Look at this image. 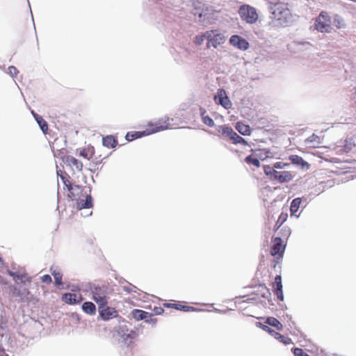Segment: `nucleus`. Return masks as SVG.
Masks as SVG:
<instances>
[{"instance_id": "nucleus-27", "label": "nucleus", "mask_w": 356, "mask_h": 356, "mask_svg": "<svg viewBox=\"0 0 356 356\" xmlns=\"http://www.w3.org/2000/svg\"><path fill=\"white\" fill-rule=\"evenodd\" d=\"M236 129L242 135L250 136L251 134V128L248 124L242 122H238L235 127Z\"/></svg>"}, {"instance_id": "nucleus-33", "label": "nucleus", "mask_w": 356, "mask_h": 356, "mask_svg": "<svg viewBox=\"0 0 356 356\" xmlns=\"http://www.w3.org/2000/svg\"><path fill=\"white\" fill-rule=\"evenodd\" d=\"M288 214L286 213H281L275 225L274 226V231H277L282 225V224L287 220Z\"/></svg>"}, {"instance_id": "nucleus-20", "label": "nucleus", "mask_w": 356, "mask_h": 356, "mask_svg": "<svg viewBox=\"0 0 356 356\" xmlns=\"http://www.w3.org/2000/svg\"><path fill=\"white\" fill-rule=\"evenodd\" d=\"M151 134V131H149L148 128L145 131H131L128 132L125 136L126 140L128 141H132L136 138L142 136H147Z\"/></svg>"}, {"instance_id": "nucleus-42", "label": "nucleus", "mask_w": 356, "mask_h": 356, "mask_svg": "<svg viewBox=\"0 0 356 356\" xmlns=\"http://www.w3.org/2000/svg\"><path fill=\"white\" fill-rule=\"evenodd\" d=\"M289 164L288 163H284V162H276L273 164V167L277 169H282L286 166H289Z\"/></svg>"}, {"instance_id": "nucleus-45", "label": "nucleus", "mask_w": 356, "mask_h": 356, "mask_svg": "<svg viewBox=\"0 0 356 356\" xmlns=\"http://www.w3.org/2000/svg\"><path fill=\"white\" fill-rule=\"evenodd\" d=\"M41 281L44 283L50 284L52 282V279L49 275H44L41 277Z\"/></svg>"}, {"instance_id": "nucleus-37", "label": "nucleus", "mask_w": 356, "mask_h": 356, "mask_svg": "<svg viewBox=\"0 0 356 356\" xmlns=\"http://www.w3.org/2000/svg\"><path fill=\"white\" fill-rule=\"evenodd\" d=\"M20 281L22 284H26V282H31V278L29 276V275L25 272H22L19 277L17 278V282Z\"/></svg>"}, {"instance_id": "nucleus-28", "label": "nucleus", "mask_w": 356, "mask_h": 356, "mask_svg": "<svg viewBox=\"0 0 356 356\" xmlns=\"http://www.w3.org/2000/svg\"><path fill=\"white\" fill-rule=\"evenodd\" d=\"M82 309L88 314L93 315L95 314L96 307L92 302H85L82 305Z\"/></svg>"}, {"instance_id": "nucleus-49", "label": "nucleus", "mask_w": 356, "mask_h": 356, "mask_svg": "<svg viewBox=\"0 0 356 356\" xmlns=\"http://www.w3.org/2000/svg\"><path fill=\"white\" fill-rule=\"evenodd\" d=\"M0 356H9L3 349H0Z\"/></svg>"}, {"instance_id": "nucleus-24", "label": "nucleus", "mask_w": 356, "mask_h": 356, "mask_svg": "<svg viewBox=\"0 0 356 356\" xmlns=\"http://www.w3.org/2000/svg\"><path fill=\"white\" fill-rule=\"evenodd\" d=\"M50 272H51V275L54 276L55 286L56 287H60V286H63V282H62L63 274H62V273L54 267H51Z\"/></svg>"}, {"instance_id": "nucleus-35", "label": "nucleus", "mask_w": 356, "mask_h": 356, "mask_svg": "<svg viewBox=\"0 0 356 356\" xmlns=\"http://www.w3.org/2000/svg\"><path fill=\"white\" fill-rule=\"evenodd\" d=\"M301 203V199L300 198H296L293 200L291 204L290 210L291 212V214H295L299 209L300 205Z\"/></svg>"}, {"instance_id": "nucleus-16", "label": "nucleus", "mask_w": 356, "mask_h": 356, "mask_svg": "<svg viewBox=\"0 0 356 356\" xmlns=\"http://www.w3.org/2000/svg\"><path fill=\"white\" fill-rule=\"evenodd\" d=\"M273 181L280 183L288 182L292 180L293 175L289 171H276L274 172Z\"/></svg>"}, {"instance_id": "nucleus-18", "label": "nucleus", "mask_w": 356, "mask_h": 356, "mask_svg": "<svg viewBox=\"0 0 356 356\" xmlns=\"http://www.w3.org/2000/svg\"><path fill=\"white\" fill-rule=\"evenodd\" d=\"M57 175L60 178L62 183L64 185V190L67 191L74 184L71 177L65 171H62L60 170H57Z\"/></svg>"}, {"instance_id": "nucleus-46", "label": "nucleus", "mask_w": 356, "mask_h": 356, "mask_svg": "<svg viewBox=\"0 0 356 356\" xmlns=\"http://www.w3.org/2000/svg\"><path fill=\"white\" fill-rule=\"evenodd\" d=\"M136 332L135 331L131 330V332L126 335V337L124 338L126 340L130 339H133L136 337Z\"/></svg>"}, {"instance_id": "nucleus-48", "label": "nucleus", "mask_w": 356, "mask_h": 356, "mask_svg": "<svg viewBox=\"0 0 356 356\" xmlns=\"http://www.w3.org/2000/svg\"><path fill=\"white\" fill-rule=\"evenodd\" d=\"M282 235L283 237L287 238L290 235V229L289 228H284L282 230Z\"/></svg>"}, {"instance_id": "nucleus-9", "label": "nucleus", "mask_w": 356, "mask_h": 356, "mask_svg": "<svg viewBox=\"0 0 356 356\" xmlns=\"http://www.w3.org/2000/svg\"><path fill=\"white\" fill-rule=\"evenodd\" d=\"M63 161L66 166L72 170L73 173H75V172H81L83 170V165L82 162L71 155L65 156L63 158Z\"/></svg>"}, {"instance_id": "nucleus-43", "label": "nucleus", "mask_w": 356, "mask_h": 356, "mask_svg": "<svg viewBox=\"0 0 356 356\" xmlns=\"http://www.w3.org/2000/svg\"><path fill=\"white\" fill-rule=\"evenodd\" d=\"M21 273H22V272H21V271H19V270H18V271L13 272V271H12V270H8L7 271V273H8L10 276H11V277L13 278V280H14L16 282H17V277H19V274H20Z\"/></svg>"}, {"instance_id": "nucleus-26", "label": "nucleus", "mask_w": 356, "mask_h": 356, "mask_svg": "<svg viewBox=\"0 0 356 356\" xmlns=\"http://www.w3.org/2000/svg\"><path fill=\"white\" fill-rule=\"evenodd\" d=\"M103 145L107 148H114L118 145L117 139L112 135L103 137Z\"/></svg>"}, {"instance_id": "nucleus-14", "label": "nucleus", "mask_w": 356, "mask_h": 356, "mask_svg": "<svg viewBox=\"0 0 356 356\" xmlns=\"http://www.w3.org/2000/svg\"><path fill=\"white\" fill-rule=\"evenodd\" d=\"M273 289L275 295L277 296V299L280 301L284 300V295L282 291V277L281 275H276L275 277V281L273 283Z\"/></svg>"}, {"instance_id": "nucleus-34", "label": "nucleus", "mask_w": 356, "mask_h": 356, "mask_svg": "<svg viewBox=\"0 0 356 356\" xmlns=\"http://www.w3.org/2000/svg\"><path fill=\"white\" fill-rule=\"evenodd\" d=\"M355 147V143L354 142V140L353 138H346L344 142H343V150L346 152H350V150L353 149V147Z\"/></svg>"}, {"instance_id": "nucleus-38", "label": "nucleus", "mask_w": 356, "mask_h": 356, "mask_svg": "<svg viewBox=\"0 0 356 356\" xmlns=\"http://www.w3.org/2000/svg\"><path fill=\"white\" fill-rule=\"evenodd\" d=\"M264 173L269 177L271 180H273L274 172L277 170L273 169L270 165H264Z\"/></svg>"}, {"instance_id": "nucleus-12", "label": "nucleus", "mask_w": 356, "mask_h": 356, "mask_svg": "<svg viewBox=\"0 0 356 356\" xmlns=\"http://www.w3.org/2000/svg\"><path fill=\"white\" fill-rule=\"evenodd\" d=\"M168 119H161L154 123H149L148 124L149 131H151L152 134L160 131L168 129L170 126V124L168 122Z\"/></svg>"}, {"instance_id": "nucleus-3", "label": "nucleus", "mask_w": 356, "mask_h": 356, "mask_svg": "<svg viewBox=\"0 0 356 356\" xmlns=\"http://www.w3.org/2000/svg\"><path fill=\"white\" fill-rule=\"evenodd\" d=\"M207 49H210L211 47L218 49L226 42V37L218 30L212 29L207 31Z\"/></svg>"}, {"instance_id": "nucleus-39", "label": "nucleus", "mask_w": 356, "mask_h": 356, "mask_svg": "<svg viewBox=\"0 0 356 356\" xmlns=\"http://www.w3.org/2000/svg\"><path fill=\"white\" fill-rule=\"evenodd\" d=\"M260 153L257 155L259 159L264 160L265 159L270 157V154H271L270 149H260Z\"/></svg>"}, {"instance_id": "nucleus-17", "label": "nucleus", "mask_w": 356, "mask_h": 356, "mask_svg": "<svg viewBox=\"0 0 356 356\" xmlns=\"http://www.w3.org/2000/svg\"><path fill=\"white\" fill-rule=\"evenodd\" d=\"M99 315L104 321H108L118 316V312L115 308L107 307L99 310Z\"/></svg>"}, {"instance_id": "nucleus-32", "label": "nucleus", "mask_w": 356, "mask_h": 356, "mask_svg": "<svg viewBox=\"0 0 356 356\" xmlns=\"http://www.w3.org/2000/svg\"><path fill=\"white\" fill-rule=\"evenodd\" d=\"M94 154L93 148H83L80 150L79 155L83 157L86 159L90 160Z\"/></svg>"}, {"instance_id": "nucleus-11", "label": "nucleus", "mask_w": 356, "mask_h": 356, "mask_svg": "<svg viewBox=\"0 0 356 356\" xmlns=\"http://www.w3.org/2000/svg\"><path fill=\"white\" fill-rule=\"evenodd\" d=\"M214 101L225 109H229L232 106V103L223 89L218 90L217 95L214 97Z\"/></svg>"}, {"instance_id": "nucleus-8", "label": "nucleus", "mask_w": 356, "mask_h": 356, "mask_svg": "<svg viewBox=\"0 0 356 356\" xmlns=\"http://www.w3.org/2000/svg\"><path fill=\"white\" fill-rule=\"evenodd\" d=\"M273 245L270 248V254L272 256L280 259L283 257L285 250V244L280 237H275L272 240Z\"/></svg>"}, {"instance_id": "nucleus-10", "label": "nucleus", "mask_w": 356, "mask_h": 356, "mask_svg": "<svg viewBox=\"0 0 356 356\" xmlns=\"http://www.w3.org/2000/svg\"><path fill=\"white\" fill-rule=\"evenodd\" d=\"M231 45L243 51L247 50L249 47V42L243 38L238 35H233L229 38Z\"/></svg>"}, {"instance_id": "nucleus-4", "label": "nucleus", "mask_w": 356, "mask_h": 356, "mask_svg": "<svg viewBox=\"0 0 356 356\" xmlns=\"http://www.w3.org/2000/svg\"><path fill=\"white\" fill-rule=\"evenodd\" d=\"M217 131L223 137L229 139L232 142V143L235 145H248V142L243 138L238 135L231 127L227 125L218 126V127L217 128Z\"/></svg>"}, {"instance_id": "nucleus-1", "label": "nucleus", "mask_w": 356, "mask_h": 356, "mask_svg": "<svg viewBox=\"0 0 356 356\" xmlns=\"http://www.w3.org/2000/svg\"><path fill=\"white\" fill-rule=\"evenodd\" d=\"M271 22L276 26H285L292 18L290 6L285 2L271 3L269 6Z\"/></svg>"}, {"instance_id": "nucleus-30", "label": "nucleus", "mask_w": 356, "mask_h": 356, "mask_svg": "<svg viewBox=\"0 0 356 356\" xmlns=\"http://www.w3.org/2000/svg\"><path fill=\"white\" fill-rule=\"evenodd\" d=\"M245 162L250 165H253L256 168H259L261 165L259 159L252 154L245 157Z\"/></svg>"}, {"instance_id": "nucleus-47", "label": "nucleus", "mask_w": 356, "mask_h": 356, "mask_svg": "<svg viewBox=\"0 0 356 356\" xmlns=\"http://www.w3.org/2000/svg\"><path fill=\"white\" fill-rule=\"evenodd\" d=\"M145 321L147 323H152L153 325L156 324L157 322V319L153 318V314H151V318H147V319H145Z\"/></svg>"}, {"instance_id": "nucleus-19", "label": "nucleus", "mask_w": 356, "mask_h": 356, "mask_svg": "<svg viewBox=\"0 0 356 356\" xmlns=\"http://www.w3.org/2000/svg\"><path fill=\"white\" fill-rule=\"evenodd\" d=\"M163 306L164 307L173 308L177 310H180V311H184V312H190V311L195 310V308L193 307L182 305L181 303H163Z\"/></svg>"}, {"instance_id": "nucleus-44", "label": "nucleus", "mask_w": 356, "mask_h": 356, "mask_svg": "<svg viewBox=\"0 0 356 356\" xmlns=\"http://www.w3.org/2000/svg\"><path fill=\"white\" fill-rule=\"evenodd\" d=\"M163 307H154L153 309L154 314L155 315H161L164 312V309Z\"/></svg>"}, {"instance_id": "nucleus-22", "label": "nucleus", "mask_w": 356, "mask_h": 356, "mask_svg": "<svg viewBox=\"0 0 356 356\" xmlns=\"http://www.w3.org/2000/svg\"><path fill=\"white\" fill-rule=\"evenodd\" d=\"M11 290L13 296L18 297L22 300H23L24 298H27L28 296L29 295V291L26 288L20 289L17 286H13Z\"/></svg>"}, {"instance_id": "nucleus-50", "label": "nucleus", "mask_w": 356, "mask_h": 356, "mask_svg": "<svg viewBox=\"0 0 356 356\" xmlns=\"http://www.w3.org/2000/svg\"><path fill=\"white\" fill-rule=\"evenodd\" d=\"M51 149H52V151L54 152V145H52Z\"/></svg>"}, {"instance_id": "nucleus-15", "label": "nucleus", "mask_w": 356, "mask_h": 356, "mask_svg": "<svg viewBox=\"0 0 356 356\" xmlns=\"http://www.w3.org/2000/svg\"><path fill=\"white\" fill-rule=\"evenodd\" d=\"M62 300L69 305L80 303L83 300L81 295L66 293L62 296Z\"/></svg>"}, {"instance_id": "nucleus-41", "label": "nucleus", "mask_w": 356, "mask_h": 356, "mask_svg": "<svg viewBox=\"0 0 356 356\" xmlns=\"http://www.w3.org/2000/svg\"><path fill=\"white\" fill-rule=\"evenodd\" d=\"M295 356H305L306 355V353L300 348H295L293 350Z\"/></svg>"}, {"instance_id": "nucleus-36", "label": "nucleus", "mask_w": 356, "mask_h": 356, "mask_svg": "<svg viewBox=\"0 0 356 356\" xmlns=\"http://www.w3.org/2000/svg\"><path fill=\"white\" fill-rule=\"evenodd\" d=\"M207 31L201 35H196L194 38V42L196 45L200 46L203 44L204 40H207Z\"/></svg>"}, {"instance_id": "nucleus-29", "label": "nucleus", "mask_w": 356, "mask_h": 356, "mask_svg": "<svg viewBox=\"0 0 356 356\" xmlns=\"http://www.w3.org/2000/svg\"><path fill=\"white\" fill-rule=\"evenodd\" d=\"M200 114L202 117V120L204 124L207 125L209 127H213L214 126V121L211 118L209 115H206V110L204 108H200Z\"/></svg>"}, {"instance_id": "nucleus-2", "label": "nucleus", "mask_w": 356, "mask_h": 356, "mask_svg": "<svg viewBox=\"0 0 356 356\" xmlns=\"http://www.w3.org/2000/svg\"><path fill=\"white\" fill-rule=\"evenodd\" d=\"M83 191V188L82 186L74 184L66 191L67 192V200L76 201V208L79 210L91 208L92 207V198L90 195H86L85 200L81 198L83 196L82 195Z\"/></svg>"}, {"instance_id": "nucleus-40", "label": "nucleus", "mask_w": 356, "mask_h": 356, "mask_svg": "<svg viewBox=\"0 0 356 356\" xmlns=\"http://www.w3.org/2000/svg\"><path fill=\"white\" fill-rule=\"evenodd\" d=\"M8 72L13 77H16L19 73L17 69L15 66L8 67Z\"/></svg>"}, {"instance_id": "nucleus-23", "label": "nucleus", "mask_w": 356, "mask_h": 356, "mask_svg": "<svg viewBox=\"0 0 356 356\" xmlns=\"http://www.w3.org/2000/svg\"><path fill=\"white\" fill-rule=\"evenodd\" d=\"M132 316L136 321L145 320L151 318V314L145 311L135 309L131 312Z\"/></svg>"}, {"instance_id": "nucleus-25", "label": "nucleus", "mask_w": 356, "mask_h": 356, "mask_svg": "<svg viewBox=\"0 0 356 356\" xmlns=\"http://www.w3.org/2000/svg\"><path fill=\"white\" fill-rule=\"evenodd\" d=\"M32 114H33L35 120L38 122V125L40 126V127L41 130L42 131V132L44 134H47V132H48L49 127H48V124L46 122V120H44L42 118V117H41L40 115H39L37 113H34L33 111H32Z\"/></svg>"}, {"instance_id": "nucleus-13", "label": "nucleus", "mask_w": 356, "mask_h": 356, "mask_svg": "<svg viewBox=\"0 0 356 356\" xmlns=\"http://www.w3.org/2000/svg\"><path fill=\"white\" fill-rule=\"evenodd\" d=\"M263 330L268 332L275 339H276L277 340H278L280 342L282 343L284 345H288L293 343L292 339L290 337L281 334L280 333L270 329L267 325H264Z\"/></svg>"}, {"instance_id": "nucleus-21", "label": "nucleus", "mask_w": 356, "mask_h": 356, "mask_svg": "<svg viewBox=\"0 0 356 356\" xmlns=\"http://www.w3.org/2000/svg\"><path fill=\"white\" fill-rule=\"evenodd\" d=\"M289 159L293 164L300 165L302 168H306L307 169H308L309 168V164L305 161H304V159L298 155H291L289 157Z\"/></svg>"}, {"instance_id": "nucleus-5", "label": "nucleus", "mask_w": 356, "mask_h": 356, "mask_svg": "<svg viewBox=\"0 0 356 356\" xmlns=\"http://www.w3.org/2000/svg\"><path fill=\"white\" fill-rule=\"evenodd\" d=\"M238 14L243 21L251 24H254L259 18L256 9L246 4L242 5L239 8Z\"/></svg>"}, {"instance_id": "nucleus-31", "label": "nucleus", "mask_w": 356, "mask_h": 356, "mask_svg": "<svg viewBox=\"0 0 356 356\" xmlns=\"http://www.w3.org/2000/svg\"><path fill=\"white\" fill-rule=\"evenodd\" d=\"M266 323L273 327H275L277 330H282L283 329L282 323L276 318L268 317L266 319Z\"/></svg>"}, {"instance_id": "nucleus-7", "label": "nucleus", "mask_w": 356, "mask_h": 356, "mask_svg": "<svg viewBox=\"0 0 356 356\" xmlns=\"http://www.w3.org/2000/svg\"><path fill=\"white\" fill-rule=\"evenodd\" d=\"M92 299L100 307L107 305V292L104 287L95 286L92 289Z\"/></svg>"}, {"instance_id": "nucleus-6", "label": "nucleus", "mask_w": 356, "mask_h": 356, "mask_svg": "<svg viewBox=\"0 0 356 356\" xmlns=\"http://www.w3.org/2000/svg\"><path fill=\"white\" fill-rule=\"evenodd\" d=\"M315 29L321 33H329L331 31V18L327 12L322 11L316 18Z\"/></svg>"}]
</instances>
